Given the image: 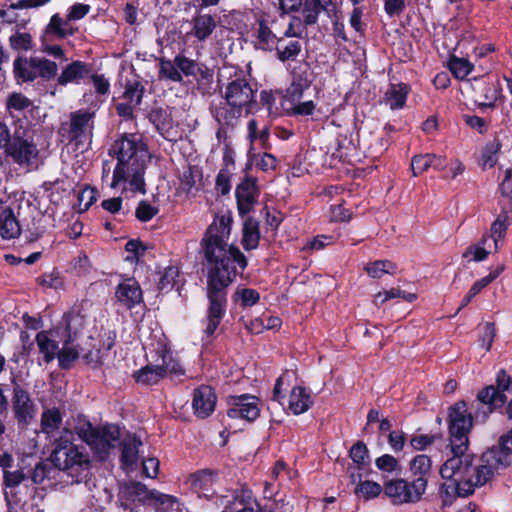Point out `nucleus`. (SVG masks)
<instances>
[{
	"instance_id": "nucleus-61",
	"label": "nucleus",
	"mask_w": 512,
	"mask_h": 512,
	"mask_svg": "<svg viewBox=\"0 0 512 512\" xmlns=\"http://www.w3.org/2000/svg\"><path fill=\"white\" fill-rule=\"evenodd\" d=\"M486 241L487 237L484 235L481 242L478 245L470 246L469 248H467V250L463 254V257L466 258L472 256V260L477 262L484 260L489 254V251H487L484 248Z\"/></svg>"
},
{
	"instance_id": "nucleus-30",
	"label": "nucleus",
	"mask_w": 512,
	"mask_h": 512,
	"mask_svg": "<svg viewBox=\"0 0 512 512\" xmlns=\"http://www.w3.org/2000/svg\"><path fill=\"white\" fill-rule=\"evenodd\" d=\"M256 43L255 47L264 51L274 50L277 44V37L272 32L265 20L258 21V28L255 30Z\"/></svg>"
},
{
	"instance_id": "nucleus-9",
	"label": "nucleus",
	"mask_w": 512,
	"mask_h": 512,
	"mask_svg": "<svg viewBox=\"0 0 512 512\" xmlns=\"http://www.w3.org/2000/svg\"><path fill=\"white\" fill-rule=\"evenodd\" d=\"M94 112L80 109L71 112L69 120L63 122L58 130L62 142L73 145L76 150L84 151L92 141Z\"/></svg>"
},
{
	"instance_id": "nucleus-48",
	"label": "nucleus",
	"mask_w": 512,
	"mask_h": 512,
	"mask_svg": "<svg viewBox=\"0 0 512 512\" xmlns=\"http://www.w3.org/2000/svg\"><path fill=\"white\" fill-rule=\"evenodd\" d=\"M113 343L109 342L107 345H104L103 348H95L89 350L88 352L83 354V360L85 363L92 368H97L103 365L105 359L109 356V351L112 348Z\"/></svg>"
},
{
	"instance_id": "nucleus-59",
	"label": "nucleus",
	"mask_w": 512,
	"mask_h": 512,
	"mask_svg": "<svg viewBox=\"0 0 512 512\" xmlns=\"http://www.w3.org/2000/svg\"><path fill=\"white\" fill-rule=\"evenodd\" d=\"M292 106L287 109V113L290 116H309L312 115L315 110V103L312 100L305 102L291 103Z\"/></svg>"
},
{
	"instance_id": "nucleus-15",
	"label": "nucleus",
	"mask_w": 512,
	"mask_h": 512,
	"mask_svg": "<svg viewBox=\"0 0 512 512\" xmlns=\"http://www.w3.org/2000/svg\"><path fill=\"white\" fill-rule=\"evenodd\" d=\"M339 12L340 6L337 0H303L301 15L306 26H313L317 24L321 15L336 22Z\"/></svg>"
},
{
	"instance_id": "nucleus-21",
	"label": "nucleus",
	"mask_w": 512,
	"mask_h": 512,
	"mask_svg": "<svg viewBox=\"0 0 512 512\" xmlns=\"http://www.w3.org/2000/svg\"><path fill=\"white\" fill-rule=\"evenodd\" d=\"M409 471L415 482H422V487L427 489L429 478L432 474V461L429 456L419 454L409 464Z\"/></svg>"
},
{
	"instance_id": "nucleus-28",
	"label": "nucleus",
	"mask_w": 512,
	"mask_h": 512,
	"mask_svg": "<svg viewBox=\"0 0 512 512\" xmlns=\"http://www.w3.org/2000/svg\"><path fill=\"white\" fill-rule=\"evenodd\" d=\"M351 482L356 483L359 479V483L356 485L354 493L358 497H362L365 500H370L378 497L381 492H384V485H380L377 482L366 480L361 481V474L355 475L353 472L350 474Z\"/></svg>"
},
{
	"instance_id": "nucleus-34",
	"label": "nucleus",
	"mask_w": 512,
	"mask_h": 512,
	"mask_svg": "<svg viewBox=\"0 0 512 512\" xmlns=\"http://www.w3.org/2000/svg\"><path fill=\"white\" fill-rule=\"evenodd\" d=\"M36 343L45 363H50L56 358L59 351L58 343L50 337L49 332L37 333Z\"/></svg>"
},
{
	"instance_id": "nucleus-50",
	"label": "nucleus",
	"mask_w": 512,
	"mask_h": 512,
	"mask_svg": "<svg viewBox=\"0 0 512 512\" xmlns=\"http://www.w3.org/2000/svg\"><path fill=\"white\" fill-rule=\"evenodd\" d=\"M349 456L358 469H362L370 462L369 451L362 441L356 442L349 451Z\"/></svg>"
},
{
	"instance_id": "nucleus-56",
	"label": "nucleus",
	"mask_w": 512,
	"mask_h": 512,
	"mask_svg": "<svg viewBox=\"0 0 512 512\" xmlns=\"http://www.w3.org/2000/svg\"><path fill=\"white\" fill-rule=\"evenodd\" d=\"M376 467L382 472H400L401 465L399 461L390 454H384L375 460Z\"/></svg>"
},
{
	"instance_id": "nucleus-14",
	"label": "nucleus",
	"mask_w": 512,
	"mask_h": 512,
	"mask_svg": "<svg viewBox=\"0 0 512 512\" xmlns=\"http://www.w3.org/2000/svg\"><path fill=\"white\" fill-rule=\"evenodd\" d=\"M12 411L19 426L26 427L36 416L37 407L27 389L12 380Z\"/></svg>"
},
{
	"instance_id": "nucleus-11",
	"label": "nucleus",
	"mask_w": 512,
	"mask_h": 512,
	"mask_svg": "<svg viewBox=\"0 0 512 512\" xmlns=\"http://www.w3.org/2000/svg\"><path fill=\"white\" fill-rule=\"evenodd\" d=\"M5 155L13 163L30 171L38 165L40 150L32 136H29L24 130L16 129L12 136V143Z\"/></svg>"
},
{
	"instance_id": "nucleus-58",
	"label": "nucleus",
	"mask_w": 512,
	"mask_h": 512,
	"mask_svg": "<svg viewBox=\"0 0 512 512\" xmlns=\"http://www.w3.org/2000/svg\"><path fill=\"white\" fill-rule=\"evenodd\" d=\"M500 143L496 140L489 142L482 152V164L493 167L497 162V153L500 150Z\"/></svg>"
},
{
	"instance_id": "nucleus-38",
	"label": "nucleus",
	"mask_w": 512,
	"mask_h": 512,
	"mask_svg": "<svg viewBox=\"0 0 512 512\" xmlns=\"http://www.w3.org/2000/svg\"><path fill=\"white\" fill-rule=\"evenodd\" d=\"M164 371L156 365H147L137 370L133 374V378L137 383L143 385H155L164 378Z\"/></svg>"
},
{
	"instance_id": "nucleus-32",
	"label": "nucleus",
	"mask_w": 512,
	"mask_h": 512,
	"mask_svg": "<svg viewBox=\"0 0 512 512\" xmlns=\"http://www.w3.org/2000/svg\"><path fill=\"white\" fill-rule=\"evenodd\" d=\"M242 233V245L244 249H256L260 241L259 222L252 217L247 218L243 224Z\"/></svg>"
},
{
	"instance_id": "nucleus-44",
	"label": "nucleus",
	"mask_w": 512,
	"mask_h": 512,
	"mask_svg": "<svg viewBox=\"0 0 512 512\" xmlns=\"http://www.w3.org/2000/svg\"><path fill=\"white\" fill-rule=\"evenodd\" d=\"M63 324L67 332L66 340L74 341V338L84 327V317L78 312H69L64 315Z\"/></svg>"
},
{
	"instance_id": "nucleus-53",
	"label": "nucleus",
	"mask_w": 512,
	"mask_h": 512,
	"mask_svg": "<svg viewBox=\"0 0 512 512\" xmlns=\"http://www.w3.org/2000/svg\"><path fill=\"white\" fill-rule=\"evenodd\" d=\"M234 301L239 302L243 308L251 307L258 303L260 295L258 291L251 288H237L233 295Z\"/></svg>"
},
{
	"instance_id": "nucleus-24",
	"label": "nucleus",
	"mask_w": 512,
	"mask_h": 512,
	"mask_svg": "<svg viewBox=\"0 0 512 512\" xmlns=\"http://www.w3.org/2000/svg\"><path fill=\"white\" fill-rule=\"evenodd\" d=\"M147 117L149 119V122L153 124L158 133L162 135L164 138H168L169 133L174 126L171 109L168 107L153 108L148 113Z\"/></svg>"
},
{
	"instance_id": "nucleus-46",
	"label": "nucleus",
	"mask_w": 512,
	"mask_h": 512,
	"mask_svg": "<svg viewBox=\"0 0 512 512\" xmlns=\"http://www.w3.org/2000/svg\"><path fill=\"white\" fill-rule=\"evenodd\" d=\"M56 474H59V472L52 462L42 461L35 465L31 473V480L35 484H42L46 479L55 478Z\"/></svg>"
},
{
	"instance_id": "nucleus-37",
	"label": "nucleus",
	"mask_w": 512,
	"mask_h": 512,
	"mask_svg": "<svg viewBox=\"0 0 512 512\" xmlns=\"http://www.w3.org/2000/svg\"><path fill=\"white\" fill-rule=\"evenodd\" d=\"M141 445V440L135 435L129 436L122 442L121 461L124 466L131 467L137 462Z\"/></svg>"
},
{
	"instance_id": "nucleus-22",
	"label": "nucleus",
	"mask_w": 512,
	"mask_h": 512,
	"mask_svg": "<svg viewBox=\"0 0 512 512\" xmlns=\"http://www.w3.org/2000/svg\"><path fill=\"white\" fill-rule=\"evenodd\" d=\"M21 229L12 209L4 206L0 199V235L3 239H14L20 235Z\"/></svg>"
},
{
	"instance_id": "nucleus-5",
	"label": "nucleus",
	"mask_w": 512,
	"mask_h": 512,
	"mask_svg": "<svg viewBox=\"0 0 512 512\" xmlns=\"http://www.w3.org/2000/svg\"><path fill=\"white\" fill-rule=\"evenodd\" d=\"M74 432L64 428L55 440L50 460L57 471L72 478L71 483H80L89 473L90 459L83 446L73 443Z\"/></svg>"
},
{
	"instance_id": "nucleus-64",
	"label": "nucleus",
	"mask_w": 512,
	"mask_h": 512,
	"mask_svg": "<svg viewBox=\"0 0 512 512\" xmlns=\"http://www.w3.org/2000/svg\"><path fill=\"white\" fill-rule=\"evenodd\" d=\"M178 273L179 272L176 267H168L160 278L159 288L161 290L171 289L176 282V277L178 276Z\"/></svg>"
},
{
	"instance_id": "nucleus-39",
	"label": "nucleus",
	"mask_w": 512,
	"mask_h": 512,
	"mask_svg": "<svg viewBox=\"0 0 512 512\" xmlns=\"http://www.w3.org/2000/svg\"><path fill=\"white\" fill-rule=\"evenodd\" d=\"M73 341L65 340L61 349H59L56 358L61 369H71L75 361L80 356V351L72 345Z\"/></svg>"
},
{
	"instance_id": "nucleus-13",
	"label": "nucleus",
	"mask_w": 512,
	"mask_h": 512,
	"mask_svg": "<svg viewBox=\"0 0 512 512\" xmlns=\"http://www.w3.org/2000/svg\"><path fill=\"white\" fill-rule=\"evenodd\" d=\"M120 499L121 506L125 510H129V512H134V508L130 507L128 502L145 503L147 500L154 499L161 505H166V507L172 506V504L175 502L173 497L154 491H149L144 484L136 481H131L122 487L120 492Z\"/></svg>"
},
{
	"instance_id": "nucleus-60",
	"label": "nucleus",
	"mask_w": 512,
	"mask_h": 512,
	"mask_svg": "<svg viewBox=\"0 0 512 512\" xmlns=\"http://www.w3.org/2000/svg\"><path fill=\"white\" fill-rule=\"evenodd\" d=\"M32 105L30 99H28L22 93H12L7 100V109L23 111Z\"/></svg>"
},
{
	"instance_id": "nucleus-6",
	"label": "nucleus",
	"mask_w": 512,
	"mask_h": 512,
	"mask_svg": "<svg viewBox=\"0 0 512 512\" xmlns=\"http://www.w3.org/2000/svg\"><path fill=\"white\" fill-rule=\"evenodd\" d=\"M512 429L500 436L498 444L484 452L478 464L472 462L475 483L481 486L491 480L495 473L511 464Z\"/></svg>"
},
{
	"instance_id": "nucleus-51",
	"label": "nucleus",
	"mask_w": 512,
	"mask_h": 512,
	"mask_svg": "<svg viewBox=\"0 0 512 512\" xmlns=\"http://www.w3.org/2000/svg\"><path fill=\"white\" fill-rule=\"evenodd\" d=\"M508 226L509 221L506 214H500L492 223L490 228V235L486 237L487 239L489 237L493 239L495 249H498V242L504 238Z\"/></svg>"
},
{
	"instance_id": "nucleus-18",
	"label": "nucleus",
	"mask_w": 512,
	"mask_h": 512,
	"mask_svg": "<svg viewBox=\"0 0 512 512\" xmlns=\"http://www.w3.org/2000/svg\"><path fill=\"white\" fill-rule=\"evenodd\" d=\"M238 211L241 215L249 213L257 201L258 191L254 180L246 178L236 188Z\"/></svg>"
},
{
	"instance_id": "nucleus-40",
	"label": "nucleus",
	"mask_w": 512,
	"mask_h": 512,
	"mask_svg": "<svg viewBox=\"0 0 512 512\" xmlns=\"http://www.w3.org/2000/svg\"><path fill=\"white\" fill-rule=\"evenodd\" d=\"M274 49L277 52V58L281 62H286L289 60H295L297 58V56L301 53L302 45L298 40H292L287 44H283V39L279 38Z\"/></svg>"
},
{
	"instance_id": "nucleus-3",
	"label": "nucleus",
	"mask_w": 512,
	"mask_h": 512,
	"mask_svg": "<svg viewBox=\"0 0 512 512\" xmlns=\"http://www.w3.org/2000/svg\"><path fill=\"white\" fill-rule=\"evenodd\" d=\"M255 95L256 90L249 80L242 74H235L221 88L223 101L211 105V114L220 126L234 127L243 112L255 101Z\"/></svg>"
},
{
	"instance_id": "nucleus-41",
	"label": "nucleus",
	"mask_w": 512,
	"mask_h": 512,
	"mask_svg": "<svg viewBox=\"0 0 512 512\" xmlns=\"http://www.w3.org/2000/svg\"><path fill=\"white\" fill-rule=\"evenodd\" d=\"M71 20L62 19L58 14H54L46 27V34L56 35L58 38H65L74 34V30L70 24Z\"/></svg>"
},
{
	"instance_id": "nucleus-10",
	"label": "nucleus",
	"mask_w": 512,
	"mask_h": 512,
	"mask_svg": "<svg viewBox=\"0 0 512 512\" xmlns=\"http://www.w3.org/2000/svg\"><path fill=\"white\" fill-rule=\"evenodd\" d=\"M512 390V379L504 369L496 375V386L489 385L477 394L478 408L476 419L481 418L484 422L487 417L497 408L502 407L507 401L505 392Z\"/></svg>"
},
{
	"instance_id": "nucleus-57",
	"label": "nucleus",
	"mask_w": 512,
	"mask_h": 512,
	"mask_svg": "<svg viewBox=\"0 0 512 512\" xmlns=\"http://www.w3.org/2000/svg\"><path fill=\"white\" fill-rule=\"evenodd\" d=\"M9 43L14 50H30L32 48V37L26 32H17L10 36Z\"/></svg>"
},
{
	"instance_id": "nucleus-47",
	"label": "nucleus",
	"mask_w": 512,
	"mask_h": 512,
	"mask_svg": "<svg viewBox=\"0 0 512 512\" xmlns=\"http://www.w3.org/2000/svg\"><path fill=\"white\" fill-rule=\"evenodd\" d=\"M396 269V264L389 260H376L365 266V271L372 278H381L384 274H394Z\"/></svg>"
},
{
	"instance_id": "nucleus-36",
	"label": "nucleus",
	"mask_w": 512,
	"mask_h": 512,
	"mask_svg": "<svg viewBox=\"0 0 512 512\" xmlns=\"http://www.w3.org/2000/svg\"><path fill=\"white\" fill-rule=\"evenodd\" d=\"M160 357L161 363L157 364V366L161 367V369L164 371V378L180 377L185 374V369L179 363V361L174 358L171 351L166 349L162 350Z\"/></svg>"
},
{
	"instance_id": "nucleus-63",
	"label": "nucleus",
	"mask_w": 512,
	"mask_h": 512,
	"mask_svg": "<svg viewBox=\"0 0 512 512\" xmlns=\"http://www.w3.org/2000/svg\"><path fill=\"white\" fill-rule=\"evenodd\" d=\"M75 433L81 440L88 443L97 428H94L92 424L86 419H79L78 424L75 426Z\"/></svg>"
},
{
	"instance_id": "nucleus-25",
	"label": "nucleus",
	"mask_w": 512,
	"mask_h": 512,
	"mask_svg": "<svg viewBox=\"0 0 512 512\" xmlns=\"http://www.w3.org/2000/svg\"><path fill=\"white\" fill-rule=\"evenodd\" d=\"M446 167V161L441 156L435 154L417 155L412 158L411 170L413 176H418L430 168L443 170Z\"/></svg>"
},
{
	"instance_id": "nucleus-8",
	"label": "nucleus",
	"mask_w": 512,
	"mask_h": 512,
	"mask_svg": "<svg viewBox=\"0 0 512 512\" xmlns=\"http://www.w3.org/2000/svg\"><path fill=\"white\" fill-rule=\"evenodd\" d=\"M479 406L477 405L474 416L468 411L467 403L465 401H458L448 409V431L450 448L453 454L452 457L460 455H468L466 453L469 446V433L473 428V421H482L481 418L476 419V411Z\"/></svg>"
},
{
	"instance_id": "nucleus-4",
	"label": "nucleus",
	"mask_w": 512,
	"mask_h": 512,
	"mask_svg": "<svg viewBox=\"0 0 512 512\" xmlns=\"http://www.w3.org/2000/svg\"><path fill=\"white\" fill-rule=\"evenodd\" d=\"M476 458L473 455H460L450 457L440 467V475L445 480L439 488L441 508L450 507L457 497H466L474 492L475 483L472 462Z\"/></svg>"
},
{
	"instance_id": "nucleus-2",
	"label": "nucleus",
	"mask_w": 512,
	"mask_h": 512,
	"mask_svg": "<svg viewBox=\"0 0 512 512\" xmlns=\"http://www.w3.org/2000/svg\"><path fill=\"white\" fill-rule=\"evenodd\" d=\"M110 153L116 157L110 186L123 190L145 193L144 174L151 155L146 143L138 134H124L113 143Z\"/></svg>"
},
{
	"instance_id": "nucleus-42",
	"label": "nucleus",
	"mask_w": 512,
	"mask_h": 512,
	"mask_svg": "<svg viewBox=\"0 0 512 512\" xmlns=\"http://www.w3.org/2000/svg\"><path fill=\"white\" fill-rule=\"evenodd\" d=\"M62 415L58 408L44 410L41 415V430L45 434H52L59 429Z\"/></svg>"
},
{
	"instance_id": "nucleus-49",
	"label": "nucleus",
	"mask_w": 512,
	"mask_h": 512,
	"mask_svg": "<svg viewBox=\"0 0 512 512\" xmlns=\"http://www.w3.org/2000/svg\"><path fill=\"white\" fill-rule=\"evenodd\" d=\"M499 271L492 272L488 276L483 277L482 279L476 281L466 296L462 299L461 305L458 308V311L467 306L470 301L478 294L480 291L485 288L487 285H489L494 279H496L499 275Z\"/></svg>"
},
{
	"instance_id": "nucleus-33",
	"label": "nucleus",
	"mask_w": 512,
	"mask_h": 512,
	"mask_svg": "<svg viewBox=\"0 0 512 512\" xmlns=\"http://www.w3.org/2000/svg\"><path fill=\"white\" fill-rule=\"evenodd\" d=\"M218 477V472L212 469H203L190 476L191 487L198 493L209 491Z\"/></svg>"
},
{
	"instance_id": "nucleus-45",
	"label": "nucleus",
	"mask_w": 512,
	"mask_h": 512,
	"mask_svg": "<svg viewBox=\"0 0 512 512\" xmlns=\"http://www.w3.org/2000/svg\"><path fill=\"white\" fill-rule=\"evenodd\" d=\"M159 76L160 78L176 83L183 81L181 72L177 68L175 58L173 60L166 58L159 59Z\"/></svg>"
},
{
	"instance_id": "nucleus-27",
	"label": "nucleus",
	"mask_w": 512,
	"mask_h": 512,
	"mask_svg": "<svg viewBox=\"0 0 512 512\" xmlns=\"http://www.w3.org/2000/svg\"><path fill=\"white\" fill-rule=\"evenodd\" d=\"M13 71L18 82H31L38 78L34 57H17L13 63Z\"/></svg>"
},
{
	"instance_id": "nucleus-52",
	"label": "nucleus",
	"mask_w": 512,
	"mask_h": 512,
	"mask_svg": "<svg viewBox=\"0 0 512 512\" xmlns=\"http://www.w3.org/2000/svg\"><path fill=\"white\" fill-rule=\"evenodd\" d=\"M87 444L95 451L96 454H98L100 459L106 458L109 450L113 448L98 428Z\"/></svg>"
},
{
	"instance_id": "nucleus-62",
	"label": "nucleus",
	"mask_w": 512,
	"mask_h": 512,
	"mask_svg": "<svg viewBox=\"0 0 512 512\" xmlns=\"http://www.w3.org/2000/svg\"><path fill=\"white\" fill-rule=\"evenodd\" d=\"M158 213V209L146 201H141L136 208V218L139 221L147 222Z\"/></svg>"
},
{
	"instance_id": "nucleus-26",
	"label": "nucleus",
	"mask_w": 512,
	"mask_h": 512,
	"mask_svg": "<svg viewBox=\"0 0 512 512\" xmlns=\"http://www.w3.org/2000/svg\"><path fill=\"white\" fill-rule=\"evenodd\" d=\"M90 71L88 64L82 61H73L63 69L57 78V83L61 86H65L68 83H78L87 77Z\"/></svg>"
},
{
	"instance_id": "nucleus-55",
	"label": "nucleus",
	"mask_w": 512,
	"mask_h": 512,
	"mask_svg": "<svg viewBox=\"0 0 512 512\" xmlns=\"http://www.w3.org/2000/svg\"><path fill=\"white\" fill-rule=\"evenodd\" d=\"M472 64L464 59L452 56L449 60V69L458 79H464L472 70Z\"/></svg>"
},
{
	"instance_id": "nucleus-29",
	"label": "nucleus",
	"mask_w": 512,
	"mask_h": 512,
	"mask_svg": "<svg viewBox=\"0 0 512 512\" xmlns=\"http://www.w3.org/2000/svg\"><path fill=\"white\" fill-rule=\"evenodd\" d=\"M313 401L305 388L301 386L294 387L289 396V409L299 415L306 412L312 405Z\"/></svg>"
},
{
	"instance_id": "nucleus-43",
	"label": "nucleus",
	"mask_w": 512,
	"mask_h": 512,
	"mask_svg": "<svg viewBox=\"0 0 512 512\" xmlns=\"http://www.w3.org/2000/svg\"><path fill=\"white\" fill-rule=\"evenodd\" d=\"M144 91L145 87L141 81L137 79L128 80L125 84L123 98L126 100V102L131 103L137 107L142 102Z\"/></svg>"
},
{
	"instance_id": "nucleus-23",
	"label": "nucleus",
	"mask_w": 512,
	"mask_h": 512,
	"mask_svg": "<svg viewBox=\"0 0 512 512\" xmlns=\"http://www.w3.org/2000/svg\"><path fill=\"white\" fill-rule=\"evenodd\" d=\"M191 35L198 41L207 40L217 27L216 18L211 14H197L192 20Z\"/></svg>"
},
{
	"instance_id": "nucleus-54",
	"label": "nucleus",
	"mask_w": 512,
	"mask_h": 512,
	"mask_svg": "<svg viewBox=\"0 0 512 512\" xmlns=\"http://www.w3.org/2000/svg\"><path fill=\"white\" fill-rule=\"evenodd\" d=\"M34 61L38 77L50 80L57 75L58 66L55 62L40 57H34Z\"/></svg>"
},
{
	"instance_id": "nucleus-12",
	"label": "nucleus",
	"mask_w": 512,
	"mask_h": 512,
	"mask_svg": "<svg viewBox=\"0 0 512 512\" xmlns=\"http://www.w3.org/2000/svg\"><path fill=\"white\" fill-rule=\"evenodd\" d=\"M425 492L422 482H415L413 479L394 478L384 482V495L394 505L417 503Z\"/></svg>"
},
{
	"instance_id": "nucleus-19",
	"label": "nucleus",
	"mask_w": 512,
	"mask_h": 512,
	"mask_svg": "<svg viewBox=\"0 0 512 512\" xmlns=\"http://www.w3.org/2000/svg\"><path fill=\"white\" fill-rule=\"evenodd\" d=\"M175 61L182 76H195L198 80H212L213 72L205 65H200L195 60L190 59L183 54H177L175 56Z\"/></svg>"
},
{
	"instance_id": "nucleus-16",
	"label": "nucleus",
	"mask_w": 512,
	"mask_h": 512,
	"mask_svg": "<svg viewBox=\"0 0 512 512\" xmlns=\"http://www.w3.org/2000/svg\"><path fill=\"white\" fill-rule=\"evenodd\" d=\"M228 404L227 415L232 419L241 418L252 422L260 415L258 398L250 394L231 396Z\"/></svg>"
},
{
	"instance_id": "nucleus-31",
	"label": "nucleus",
	"mask_w": 512,
	"mask_h": 512,
	"mask_svg": "<svg viewBox=\"0 0 512 512\" xmlns=\"http://www.w3.org/2000/svg\"><path fill=\"white\" fill-rule=\"evenodd\" d=\"M409 93L407 84H391L385 93V103L392 109H401L404 107Z\"/></svg>"
},
{
	"instance_id": "nucleus-7",
	"label": "nucleus",
	"mask_w": 512,
	"mask_h": 512,
	"mask_svg": "<svg viewBox=\"0 0 512 512\" xmlns=\"http://www.w3.org/2000/svg\"><path fill=\"white\" fill-rule=\"evenodd\" d=\"M512 429L500 436L498 444L484 452L478 464L472 462L475 483L481 486L491 480L495 473L511 464Z\"/></svg>"
},
{
	"instance_id": "nucleus-1",
	"label": "nucleus",
	"mask_w": 512,
	"mask_h": 512,
	"mask_svg": "<svg viewBox=\"0 0 512 512\" xmlns=\"http://www.w3.org/2000/svg\"><path fill=\"white\" fill-rule=\"evenodd\" d=\"M232 217L217 216L207 228L201 241V247L207 261L206 296L208 306L202 340L206 343L219 327L227 309L228 288L236 274L233 263L241 269L247 267L244 254L228 243L231 233Z\"/></svg>"
},
{
	"instance_id": "nucleus-17",
	"label": "nucleus",
	"mask_w": 512,
	"mask_h": 512,
	"mask_svg": "<svg viewBox=\"0 0 512 512\" xmlns=\"http://www.w3.org/2000/svg\"><path fill=\"white\" fill-rule=\"evenodd\" d=\"M216 395L212 387L201 385L193 392L192 407L199 418L208 417L215 409Z\"/></svg>"
},
{
	"instance_id": "nucleus-35",
	"label": "nucleus",
	"mask_w": 512,
	"mask_h": 512,
	"mask_svg": "<svg viewBox=\"0 0 512 512\" xmlns=\"http://www.w3.org/2000/svg\"><path fill=\"white\" fill-rule=\"evenodd\" d=\"M311 81L303 74H294L290 86L286 89L284 99L290 103L301 100L303 93L309 88Z\"/></svg>"
},
{
	"instance_id": "nucleus-20",
	"label": "nucleus",
	"mask_w": 512,
	"mask_h": 512,
	"mask_svg": "<svg viewBox=\"0 0 512 512\" xmlns=\"http://www.w3.org/2000/svg\"><path fill=\"white\" fill-rule=\"evenodd\" d=\"M115 296L127 308H132L142 301V290L133 279H127L117 286Z\"/></svg>"
}]
</instances>
